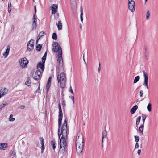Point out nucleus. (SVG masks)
<instances>
[{
  "instance_id": "obj_1",
  "label": "nucleus",
  "mask_w": 158,
  "mask_h": 158,
  "mask_svg": "<svg viewBox=\"0 0 158 158\" xmlns=\"http://www.w3.org/2000/svg\"><path fill=\"white\" fill-rule=\"evenodd\" d=\"M54 48L52 49V51L58 53V59L57 61L59 62V65L56 69V71H59L60 70V67H62L63 65V58L62 57V51L61 47L59 45L58 42H54L52 44Z\"/></svg>"
},
{
  "instance_id": "obj_2",
  "label": "nucleus",
  "mask_w": 158,
  "mask_h": 158,
  "mask_svg": "<svg viewBox=\"0 0 158 158\" xmlns=\"http://www.w3.org/2000/svg\"><path fill=\"white\" fill-rule=\"evenodd\" d=\"M61 124V121H58V135L59 138V139L61 135L62 136L61 137L60 141L58 142V145L61 146V143L63 141H66V139L68 138V133L64 132V131L60 130V127Z\"/></svg>"
},
{
  "instance_id": "obj_3",
  "label": "nucleus",
  "mask_w": 158,
  "mask_h": 158,
  "mask_svg": "<svg viewBox=\"0 0 158 158\" xmlns=\"http://www.w3.org/2000/svg\"><path fill=\"white\" fill-rule=\"evenodd\" d=\"M57 80L58 82L60 83V87L63 89L65 87L66 83V79L65 73L64 72H62L60 74H58Z\"/></svg>"
},
{
  "instance_id": "obj_4",
  "label": "nucleus",
  "mask_w": 158,
  "mask_h": 158,
  "mask_svg": "<svg viewBox=\"0 0 158 158\" xmlns=\"http://www.w3.org/2000/svg\"><path fill=\"white\" fill-rule=\"evenodd\" d=\"M77 140H76V148L77 153L79 154L82 152L83 149L84 145V140L83 137L82 136V144H79V143L77 142Z\"/></svg>"
},
{
  "instance_id": "obj_5",
  "label": "nucleus",
  "mask_w": 158,
  "mask_h": 158,
  "mask_svg": "<svg viewBox=\"0 0 158 158\" xmlns=\"http://www.w3.org/2000/svg\"><path fill=\"white\" fill-rule=\"evenodd\" d=\"M61 146H60V153L64 154L65 153L67 150V143L66 141H63L61 143Z\"/></svg>"
},
{
  "instance_id": "obj_6",
  "label": "nucleus",
  "mask_w": 158,
  "mask_h": 158,
  "mask_svg": "<svg viewBox=\"0 0 158 158\" xmlns=\"http://www.w3.org/2000/svg\"><path fill=\"white\" fill-rule=\"evenodd\" d=\"M128 8L131 12L135 11V2L133 0H128Z\"/></svg>"
},
{
  "instance_id": "obj_7",
  "label": "nucleus",
  "mask_w": 158,
  "mask_h": 158,
  "mask_svg": "<svg viewBox=\"0 0 158 158\" xmlns=\"http://www.w3.org/2000/svg\"><path fill=\"white\" fill-rule=\"evenodd\" d=\"M19 62L22 68L26 67L28 63V61L26 58L24 57L21 59L19 60Z\"/></svg>"
},
{
  "instance_id": "obj_8",
  "label": "nucleus",
  "mask_w": 158,
  "mask_h": 158,
  "mask_svg": "<svg viewBox=\"0 0 158 158\" xmlns=\"http://www.w3.org/2000/svg\"><path fill=\"white\" fill-rule=\"evenodd\" d=\"M33 41V40L31 39L29 41L27 44V49L29 51H32L34 49Z\"/></svg>"
},
{
  "instance_id": "obj_9",
  "label": "nucleus",
  "mask_w": 158,
  "mask_h": 158,
  "mask_svg": "<svg viewBox=\"0 0 158 158\" xmlns=\"http://www.w3.org/2000/svg\"><path fill=\"white\" fill-rule=\"evenodd\" d=\"M42 73V72H41L40 70H36L35 73V75L33 77V79L37 81L40 80L42 77L41 73Z\"/></svg>"
},
{
  "instance_id": "obj_10",
  "label": "nucleus",
  "mask_w": 158,
  "mask_h": 158,
  "mask_svg": "<svg viewBox=\"0 0 158 158\" xmlns=\"http://www.w3.org/2000/svg\"><path fill=\"white\" fill-rule=\"evenodd\" d=\"M60 130L69 134V130L67 125H65L63 124L62 125V121H61V124L60 127Z\"/></svg>"
},
{
  "instance_id": "obj_11",
  "label": "nucleus",
  "mask_w": 158,
  "mask_h": 158,
  "mask_svg": "<svg viewBox=\"0 0 158 158\" xmlns=\"http://www.w3.org/2000/svg\"><path fill=\"white\" fill-rule=\"evenodd\" d=\"M58 108L59 109L58 114V121H61L62 119L63 113L61 107V103L60 102L58 104Z\"/></svg>"
},
{
  "instance_id": "obj_12",
  "label": "nucleus",
  "mask_w": 158,
  "mask_h": 158,
  "mask_svg": "<svg viewBox=\"0 0 158 158\" xmlns=\"http://www.w3.org/2000/svg\"><path fill=\"white\" fill-rule=\"evenodd\" d=\"M45 63L41 62H39L37 64V68L39 70L40 69L41 70L42 73H43L44 69Z\"/></svg>"
},
{
  "instance_id": "obj_13",
  "label": "nucleus",
  "mask_w": 158,
  "mask_h": 158,
  "mask_svg": "<svg viewBox=\"0 0 158 158\" xmlns=\"http://www.w3.org/2000/svg\"><path fill=\"white\" fill-rule=\"evenodd\" d=\"M52 79V77H50L48 79L47 81V83L46 86V93L47 94H48L49 89L50 87V85L51 84V81Z\"/></svg>"
},
{
  "instance_id": "obj_14",
  "label": "nucleus",
  "mask_w": 158,
  "mask_h": 158,
  "mask_svg": "<svg viewBox=\"0 0 158 158\" xmlns=\"http://www.w3.org/2000/svg\"><path fill=\"white\" fill-rule=\"evenodd\" d=\"M58 5L57 4H53L52 7V14H55L57 12Z\"/></svg>"
},
{
  "instance_id": "obj_15",
  "label": "nucleus",
  "mask_w": 158,
  "mask_h": 158,
  "mask_svg": "<svg viewBox=\"0 0 158 158\" xmlns=\"http://www.w3.org/2000/svg\"><path fill=\"white\" fill-rule=\"evenodd\" d=\"M144 77V82H148V77L147 73L144 71H142Z\"/></svg>"
},
{
  "instance_id": "obj_16",
  "label": "nucleus",
  "mask_w": 158,
  "mask_h": 158,
  "mask_svg": "<svg viewBox=\"0 0 158 158\" xmlns=\"http://www.w3.org/2000/svg\"><path fill=\"white\" fill-rule=\"evenodd\" d=\"M138 108L137 105H135L131 109L130 112L131 114H134Z\"/></svg>"
},
{
  "instance_id": "obj_17",
  "label": "nucleus",
  "mask_w": 158,
  "mask_h": 158,
  "mask_svg": "<svg viewBox=\"0 0 158 158\" xmlns=\"http://www.w3.org/2000/svg\"><path fill=\"white\" fill-rule=\"evenodd\" d=\"M10 49V47L9 45L7 46V48L6 52L3 54V55L5 56V57H6L9 55Z\"/></svg>"
},
{
  "instance_id": "obj_18",
  "label": "nucleus",
  "mask_w": 158,
  "mask_h": 158,
  "mask_svg": "<svg viewBox=\"0 0 158 158\" xmlns=\"http://www.w3.org/2000/svg\"><path fill=\"white\" fill-rule=\"evenodd\" d=\"M50 144L52 146V148L53 150H55L56 146V142L55 139H53V140H52L50 142Z\"/></svg>"
},
{
  "instance_id": "obj_19",
  "label": "nucleus",
  "mask_w": 158,
  "mask_h": 158,
  "mask_svg": "<svg viewBox=\"0 0 158 158\" xmlns=\"http://www.w3.org/2000/svg\"><path fill=\"white\" fill-rule=\"evenodd\" d=\"M7 144L6 143H1L0 144V149L3 150L6 149L7 147Z\"/></svg>"
},
{
  "instance_id": "obj_20",
  "label": "nucleus",
  "mask_w": 158,
  "mask_h": 158,
  "mask_svg": "<svg viewBox=\"0 0 158 158\" xmlns=\"http://www.w3.org/2000/svg\"><path fill=\"white\" fill-rule=\"evenodd\" d=\"M31 78L30 77H28L25 82V84L28 87H31Z\"/></svg>"
},
{
  "instance_id": "obj_21",
  "label": "nucleus",
  "mask_w": 158,
  "mask_h": 158,
  "mask_svg": "<svg viewBox=\"0 0 158 158\" xmlns=\"http://www.w3.org/2000/svg\"><path fill=\"white\" fill-rule=\"evenodd\" d=\"M56 25L58 30H60L62 29V24L60 21H58V23H56Z\"/></svg>"
},
{
  "instance_id": "obj_22",
  "label": "nucleus",
  "mask_w": 158,
  "mask_h": 158,
  "mask_svg": "<svg viewBox=\"0 0 158 158\" xmlns=\"http://www.w3.org/2000/svg\"><path fill=\"white\" fill-rule=\"evenodd\" d=\"M144 128V124H142L139 127V131L140 134L143 135V130Z\"/></svg>"
},
{
  "instance_id": "obj_23",
  "label": "nucleus",
  "mask_w": 158,
  "mask_h": 158,
  "mask_svg": "<svg viewBox=\"0 0 158 158\" xmlns=\"http://www.w3.org/2000/svg\"><path fill=\"white\" fill-rule=\"evenodd\" d=\"M47 50H46V52H45L42 58V62L45 63V61L46 60L47 57Z\"/></svg>"
},
{
  "instance_id": "obj_24",
  "label": "nucleus",
  "mask_w": 158,
  "mask_h": 158,
  "mask_svg": "<svg viewBox=\"0 0 158 158\" xmlns=\"http://www.w3.org/2000/svg\"><path fill=\"white\" fill-rule=\"evenodd\" d=\"M37 26V23L32 22V30H35Z\"/></svg>"
},
{
  "instance_id": "obj_25",
  "label": "nucleus",
  "mask_w": 158,
  "mask_h": 158,
  "mask_svg": "<svg viewBox=\"0 0 158 158\" xmlns=\"http://www.w3.org/2000/svg\"><path fill=\"white\" fill-rule=\"evenodd\" d=\"M37 16L36 14H34L33 15V17L32 18V20L33 23H37Z\"/></svg>"
},
{
  "instance_id": "obj_26",
  "label": "nucleus",
  "mask_w": 158,
  "mask_h": 158,
  "mask_svg": "<svg viewBox=\"0 0 158 158\" xmlns=\"http://www.w3.org/2000/svg\"><path fill=\"white\" fill-rule=\"evenodd\" d=\"M2 95L3 96L7 93L8 90L6 88H4L2 91Z\"/></svg>"
},
{
  "instance_id": "obj_27",
  "label": "nucleus",
  "mask_w": 158,
  "mask_h": 158,
  "mask_svg": "<svg viewBox=\"0 0 158 158\" xmlns=\"http://www.w3.org/2000/svg\"><path fill=\"white\" fill-rule=\"evenodd\" d=\"M140 77L139 76H138L135 77V79L134 80L133 83H135L137 82L139 80Z\"/></svg>"
},
{
  "instance_id": "obj_28",
  "label": "nucleus",
  "mask_w": 158,
  "mask_h": 158,
  "mask_svg": "<svg viewBox=\"0 0 158 158\" xmlns=\"http://www.w3.org/2000/svg\"><path fill=\"white\" fill-rule=\"evenodd\" d=\"M42 47V45L41 44H39L36 46V50L38 51H40L41 50Z\"/></svg>"
},
{
  "instance_id": "obj_29",
  "label": "nucleus",
  "mask_w": 158,
  "mask_h": 158,
  "mask_svg": "<svg viewBox=\"0 0 158 158\" xmlns=\"http://www.w3.org/2000/svg\"><path fill=\"white\" fill-rule=\"evenodd\" d=\"M83 9L82 7H81V14H80V19L81 21L82 22L83 21Z\"/></svg>"
},
{
  "instance_id": "obj_30",
  "label": "nucleus",
  "mask_w": 158,
  "mask_h": 158,
  "mask_svg": "<svg viewBox=\"0 0 158 158\" xmlns=\"http://www.w3.org/2000/svg\"><path fill=\"white\" fill-rule=\"evenodd\" d=\"M39 140L41 142V146H44V140L43 137H40Z\"/></svg>"
},
{
  "instance_id": "obj_31",
  "label": "nucleus",
  "mask_w": 158,
  "mask_h": 158,
  "mask_svg": "<svg viewBox=\"0 0 158 158\" xmlns=\"http://www.w3.org/2000/svg\"><path fill=\"white\" fill-rule=\"evenodd\" d=\"M141 117L140 116H138L136 120V125H138L139 124V122H140V120L141 119Z\"/></svg>"
},
{
  "instance_id": "obj_32",
  "label": "nucleus",
  "mask_w": 158,
  "mask_h": 158,
  "mask_svg": "<svg viewBox=\"0 0 158 158\" xmlns=\"http://www.w3.org/2000/svg\"><path fill=\"white\" fill-rule=\"evenodd\" d=\"M57 35L56 33H53L52 35V38L54 40H56L57 39Z\"/></svg>"
},
{
  "instance_id": "obj_33",
  "label": "nucleus",
  "mask_w": 158,
  "mask_h": 158,
  "mask_svg": "<svg viewBox=\"0 0 158 158\" xmlns=\"http://www.w3.org/2000/svg\"><path fill=\"white\" fill-rule=\"evenodd\" d=\"M7 104V103L6 101H3V103L0 105V107L4 108L6 106Z\"/></svg>"
},
{
  "instance_id": "obj_34",
  "label": "nucleus",
  "mask_w": 158,
  "mask_h": 158,
  "mask_svg": "<svg viewBox=\"0 0 158 158\" xmlns=\"http://www.w3.org/2000/svg\"><path fill=\"white\" fill-rule=\"evenodd\" d=\"M146 14V19L148 20L149 19V17L150 15V14L149 10H148L147 11Z\"/></svg>"
},
{
  "instance_id": "obj_35",
  "label": "nucleus",
  "mask_w": 158,
  "mask_h": 158,
  "mask_svg": "<svg viewBox=\"0 0 158 158\" xmlns=\"http://www.w3.org/2000/svg\"><path fill=\"white\" fill-rule=\"evenodd\" d=\"M107 131L106 130H104L102 132V137L103 138H105L107 136Z\"/></svg>"
},
{
  "instance_id": "obj_36",
  "label": "nucleus",
  "mask_w": 158,
  "mask_h": 158,
  "mask_svg": "<svg viewBox=\"0 0 158 158\" xmlns=\"http://www.w3.org/2000/svg\"><path fill=\"white\" fill-rule=\"evenodd\" d=\"M62 105L63 106V110L64 111H65V107L66 105V102L64 100L63 101L62 103Z\"/></svg>"
},
{
  "instance_id": "obj_37",
  "label": "nucleus",
  "mask_w": 158,
  "mask_h": 158,
  "mask_svg": "<svg viewBox=\"0 0 158 158\" xmlns=\"http://www.w3.org/2000/svg\"><path fill=\"white\" fill-rule=\"evenodd\" d=\"M13 117V115L12 114H10L9 116V120L11 122H12L14 121L15 119V118H13L12 117Z\"/></svg>"
},
{
  "instance_id": "obj_38",
  "label": "nucleus",
  "mask_w": 158,
  "mask_h": 158,
  "mask_svg": "<svg viewBox=\"0 0 158 158\" xmlns=\"http://www.w3.org/2000/svg\"><path fill=\"white\" fill-rule=\"evenodd\" d=\"M151 104L150 103H149L147 106V108L148 110L150 112L151 111Z\"/></svg>"
},
{
  "instance_id": "obj_39",
  "label": "nucleus",
  "mask_w": 158,
  "mask_h": 158,
  "mask_svg": "<svg viewBox=\"0 0 158 158\" xmlns=\"http://www.w3.org/2000/svg\"><path fill=\"white\" fill-rule=\"evenodd\" d=\"M147 116L145 114H142V120L143 121V124H144L145 121V119H146Z\"/></svg>"
},
{
  "instance_id": "obj_40",
  "label": "nucleus",
  "mask_w": 158,
  "mask_h": 158,
  "mask_svg": "<svg viewBox=\"0 0 158 158\" xmlns=\"http://www.w3.org/2000/svg\"><path fill=\"white\" fill-rule=\"evenodd\" d=\"M134 138L135 139V141L136 143H137L139 140V138L137 136H135Z\"/></svg>"
},
{
  "instance_id": "obj_41",
  "label": "nucleus",
  "mask_w": 158,
  "mask_h": 158,
  "mask_svg": "<svg viewBox=\"0 0 158 158\" xmlns=\"http://www.w3.org/2000/svg\"><path fill=\"white\" fill-rule=\"evenodd\" d=\"M148 82H144L143 83V85L145 86L148 89L149 88L148 85Z\"/></svg>"
},
{
  "instance_id": "obj_42",
  "label": "nucleus",
  "mask_w": 158,
  "mask_h": 158,
  "mask_svg": "<svg viewBox=\"0 0 158 158\" xmlns=\"http://www.w3.org/2000/svg\"><path fill=\"white\" fill-rule=\"evenodd\" d=\"M45 35V33L44 31H43L40 32L39 34V35H40L41 36H43L44 35Z\"/></svg>"
},
{
  "instance_id": "obj_43",
  "label": "nucleus",
  "mask_w": 158,
  "mask_h": 158,
  "mask_svg": "<svg viewBox=\"0 0 158 158\" xmlns=\"http://www.w3.org/2000/svg\"><path fill=\"white\" fill-rule=\"evenodd\" d=\"M145 56L146 59L148 60V52H145Z\"/></svg>"
},
{
  "instance_id": "obj_44",
  "label": "nucleus",
  "mask_w": 158,
  "mask_h": 158,
  "mask_svg": "<svg viewBox=\"0 0 158 158\" xmlns=\"http://www.w3.org/2000/svg\"><path fill=\"white\" fill-rule=\"evenodd\" d=\"M69 98L72 100L73 103H74V98L73 96H69Z\"/></svg>"
},
{
  "instance_id": "obj_45",
  "label": "nucleus",
  "mask_w": 158,
  "mask_h": 158,
  "mask_svg": "<svg viewBox=\"0 0 158 158\" xmlns=\"http://www.w3.org/2000/svg\"><path fill=\"white\" fill-rule=\"evenodd\" d=\"M143 91L142 90H141L139 92V95L140 97H143Z\"/></svg>"
},
{
  "instance_id": "obj_46",
  "label": "nucleus",
  "mask_w": 158,
  "mask_h": 158,
  "mask_svg": "<svg viewBox=\"0 0 158 158\" xmlns=\"http://www.w3.org/2000/svg\"><path fill=\"white\" fill-rule=\"evenodd\" d=\"M79 135V134H77V137H76V139H78L80 135H81V136L82 137V136L83 137V136L82 134H79V135ZM76 140H77V139H76Z\"/></svg>"
},
{
  "instance_id": "obj_47",
  "label": "nucleus",
  "mask_w": 158,
  "mask_h": 158,
  "mask_svg": "<svg viewBox=\"0 0 158 158\" xmlns=\"http://www.w3.org/2000/svg\"><path fill=\"white\" fill-rule=\"evenodd\" d=\"M69 91L71 92L73 95H74V93L72 90V87L71 86H70V89L69 90Z\"/></svg>"
},
{
  "instance_id": "obj_48",
  "label": "nucleus",
  "mask_w": 158,
  "mask_h": 158,
  "mask_svg": "<svg viewBox=\"0 0 158 158\" xmlns=\"http://www.w3.org/2000/svg\"><path fill=\"white\" fill-rule=\"evenodd\" d=\"M41 152L42 153L44 151V149H45V148L44 147V146H41Z\"/></svg>"
},
{
  "instance_id": "obj_49",
  "label": "nucleus",
  "mask_w": 158,
  "mask_h": 158,
  "mask_svg": "<svg viewBox=\"0 0 158 158\" xmlns=\"http://www.w3.org/2000/svg\"><path fill=\"white\" fill-rule=\"evenodd\" d=\"M139 147V145H138V143H136L135 144V149Z\"/></svg>"
},
{
  "instance_id": "obj_50",
  "label": "nucleus",
  "mask_w": 158,
  "mask_h": 158,
  "mask_svg": "<svg viewBox=\"0 0 158 158\" xmlns=\"http://www.w3.org/2000/svg\"><path fill=\"white\" fill-rule=\"evenodd\" d=\"M67 120L66 119H65L64 120V121L63 124H65V125H67Z\"/></svg>"
},
{
  "instance_id": "obj_51",
  "label": "nucleus",
  "mask_w": 158,
  "mask_h": 158,
  "mask_svg": "<svg viewBox=\"0 0 158 158\" xmlns=\"http://www.w3.org/2000/svg\"><path fill=\"white\" fill-rule=\"evenodd\" d=\"M100 69H101V64H100V62L99 64V66L98 69V73H99L100 72Z\"/></svg>"
},
{
  "instance_id": "obj_52",
  "label": "nucleus",
  "mask_w": 158,
  "mask_h": 158,
  "mask_svg": "<svg viewBox=\"0 0 158 158\" xmlns=\"http://www.w3.org/2000/svg\"><path fill=\"white\" fill-rule=\"evenodd\" d=\"M12 154L13 155V156H16V152L14 151H13L12 152Z\"/></svg>"
},
{
  "instance_id": "obj_53",
  "label": "nucleus",
  "mask_w": 158,
  "mask_h": 158,
  "mask_svg": "<svg viewBox=\"0 0 158 158\" xmlns=\"http://www.w3.org/2000/svg\"><path fill=\"white\" fill-rule=\"evenodd\" d=\"M8 7H11V4L10 2H9L8 4Z\"/></svg>"
},
{
  "instance_id": "obj_54",
  "label": "nucleus",
  "mask_w": 158,
  "mask_h": 158,
  "mask_svg": "<svg viewBox=\"0 0 158 158\" xmlns=\"http://www.w3.org/2000/svg\"><path fill=\"white\" fill-rule=\"evenodd\" d=\"M144 48H145V52H148V51L147 50V47L146 46H145Z\"/></svg>"
},
{
  "instance_id": "obj_55",
  "label": "nucleus",
  "mask_w": 158,
  "mask_h": 158,
  "mask_svg": "<svg viewBox=\"0 0 158 158\" xmlns=\"http://www.w3.org/2000/svg\"><path fill=\"white\" fill-rule=\"evenodd\" d=\"M141 151V150L140 149H139L138 150L137 153L139 155V154H140Z\"/></svg>"
},
{
  "instance_id": "obj_56",
  "label": "nucleus",
  "mask_w": 158,
  "mask_h": 158,
  "mask_svg": "<svg viewBox=\"0 0 158 158\" xmlns=\"http://www.w3.org/2000/svg\"><path fill=\"white\" fill-rule=\"evenodd\" d=\"M34 10H35V13H36V11H37V10H36V6H34Z\"/></svg>"
},
{
  "instance_id": "obj_57",
  "label": "nucleus",
  "mask_w": 158,
  "mask_h": 158,
  "mask_svg": "<svg viewBox=\"0 0 158 158\" xmlns=\"http://www.w3.org/2000/svg\"><path fill=\"white\" fill-rule=\"evenodd\" d=\"M104 138H103V137L102 138V147H103V139H104Z\"/></svg>"
},
{
  "instance_id": "obj_58",
  "label": "nucleus",
  "mask_w": 158,
  "mask_h": 158,
  "mask_svg": "<svg viewBox=\"0 0 158 158\" xmlns=\"http://www.w3.org/2000/svg\"><path fill=\"white\" fill-rule=\"evenodd\" d=\"M2 89H1L0 90V98H1V97H2L3 96L2 95V94H1V92H2Z\"/></svg>"
},
{
  "instance_id": "obj_59",
  "label": "nucleus",
  "mask_w": 158,
  "mask_h": 158,
  "mask_svg": "<svg viewBox=\"0 0 158 158\" xmlns=\"http://www.w3.org/2000/svg\"><path fill=\"white\" fill-rule=\"evenodd\" d=\"M40 84L39 83V86H38V88L36 90V91L37 92V91L39 90H40Z\"/></svg>"
},
{
  "instance_id": "obj_60",
  "label": "nucleus",
  "mask_w": 158,
  "mask_h": 158,
  "mask_svg": "<svg viewBox=\"0 0 158 158\" xmlns=\"http://www.w3.org/2000/svg\"><path fill=\"white\" fill-rule=\"evenodd\" d=\"M25 106L24 105H22V106H21V109H23V108H25Z\"/></svg>"
},
{
  "instance_id": "obj_61",
  "label": "nucleus",
  "mask_w": 158,
  "mask_h": 158,
  "mask_svg": "<svg viewBox=\"0 0 158 158\" xmlns=\"http://www.w3.org/2000/svg\"><path fill=\"white\" fill-rule=\"evenodd\" d=\"M41 37V35L40 36L39 35L37 38V39H38V40H39L40 39Z\"/></svg>"
},
{
  "instance_id": "obj_62",
  "label": "nucleus",
  "mask_w": 158,
  "mask_h": 158,
  "mask_svg": "<svg viewBox=\"0 0 158 158\" xmlns=\"http://www.w3.org/2000/svg\"><path fill=\"white\" fill-rule=\"evenodd\" d=\"M84 54H83V59L85 63L86 64V63L85 62V59L84 58Z\"/></svg>"
},
{
  "instance_id": "obj_63",
  "label": "nucleus",
  "mask_w": 158,
  "mask_h": 158,
  "mask_svg": "<svg viewBox=\"0 0 158 158\" xmlns=\"http://www.w3.org/2000/svg\"><path fill=\"white\" fill-rule=\"evenodd\" d=\"M56 15H57V18H58L59 17V14L58 13H56Z\"/></svg>"
},
{
  "instance_id": "obj_64",
  "label": "nucleus",
  "mask_w": 158,
  "mask_h": 158,
  "mask_svg": "<svg viewBox=\"0 0 158 158\" xmlns=\"http://www.w3.org/2000/svg\"><path fill=\"white\" fill-rule=\"evenodd\" d=\"M80 29L81 30H82V26L81 24L80 26Z\"/></svg>"
}]
</instances>
